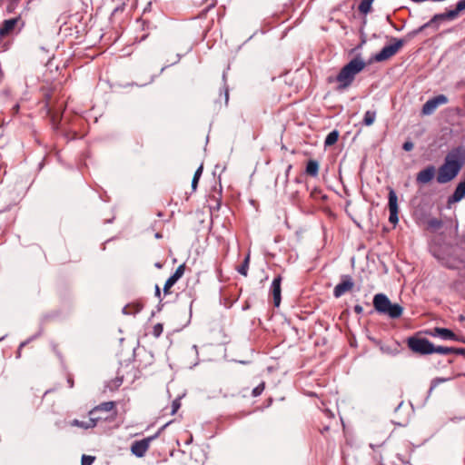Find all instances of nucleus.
Listing matches in <instances>:
<instances>
[{
    "label": "nucleus",
    "mask_w": 465,
    "mask_h": 465,
    "mask_svg": "<svg viewBox=\"0 0 465 465\" xmlns=\"http://www.w3.org/2000/svg\"><path fill=\"white\" fill-rule=\"evenodd\" d=\"M375 119H376V112L375 111H367L364 114L362 124L366 126H370L375 122Z\"/></svg>",
    "instance_id": "nucleus-23"
},
{
    "label": "nucleus",
    "mask_w": 465,
    "mask_h": 465,
    "mask_svg": "<svg viewBox=\"0 0 465 465\" xmlns=\"http://www.w3.org/2000/svg\"><path fill=\"white\" fill-rule=\"evenodd\" d=\"M157 437L154 436L147 437L140 440H135L131 445V451L136 457L142 458L145 455L149 450L151 442Z\"/></svg>",
    "instance_id": "nucleus-9"
},
{
    "label": "nucleus",
    "mask_w": 465,
    "mask_h": 465,
    "mask_svg": "<svg viewBox=\"0 0 465 465\" xmlns=\"http://www.w3.org/2000/svg\"><path fill=\"white\" fill-rule=\"evenodd\" d=\"M413 143L411 142V141H406L403 145H402V148L403 150L409 152V151H411L413 149Z\"/></svg>",
    "instance_id": "nucleus-31"
},
{
    "label": "nucleus",
    "mask_w": 465,
    "mask_h": 465,
    "mask_svg": "<svg viewBox=\"0 0 465 465\" xmlns=\"http://www.w3.org/2000/svg\"><path fill=\"white\" fill-rule=\"evenodd\" d=\"M16 4L17 3L10 1L9 5H7V12L8 13H13L15 11V9Z\"/></svg>",
    "instance_id": "nucleus-34"
},
{
    "label": "nucleus",
    "mask_w": 465,
    "mask_h": 465,
    "mask_svg": "<svg viewBox=\"0 0 465 465\" xmlns=\"http://www.w3.org/2000/svg\"><path fill=\"white\" fill-rule=\"evenodd\" d=\"M203 164L199 166V168L196 170L194 175H193V181H192V188L193 191L196 190L197 188V185H198V182L202 176V173H203Z\"/></svg>",
    "instance_id": "nucleus-25"
},
{
    "label": "nucleus",
    "mask_w": 465,
    "mask_h": 465,
    "mask_svg": "<svg viewBox=\"0 0 465 465\" xmlns=\"http://www.w3.org/2000/svg\"><path fill=\"white\" fill-rule=\"evenodd\" d=\"M365 66L366 64L361 57H354L341 67L335 78L329 77L328 82H336L338 84L336 90L339 92L344 91L352 84L356 75L360 74Z\"/></svg>",
    "instance_id": "nucleus-2"
},
{
    "label": "nucleus",
    "mask_w": 465,
    "mask_h": 465,
    "mask_svg": "<svg viewBox=\"0 0 465 465\" xmlns=\"http://www.w3.org/2000/svg\"><path fill=\"white\" fill-rule=\"evenodd\" d=\"M315 193H318V191L316 189H314L312 192V197H315Z\"/></svg>",
    "instance_id": "nucleus-39"
},
{
    "label": "nucleus",
    "mask_w": 465,
    "mask_h": 465,
    "mask_svg": "<svg viewBox=\"0 0 465 465\" xmlns=\"http://www.w3.org/2000/svg\"><path fill=\"white\" fill-rule=\"evenodd\" d=\"M454 352H457V350L450 347H444V346H434L432 348V353H438L441 355H450Z\"/></svg>",
    "instance_id": "nucleus-21"
},
{
    "label": "nucleus",
    "mask_w": 465,
    "mask_h": 465,
    "mask_svg": "<svg viewBox=\"0 0 465 465\" xmlns=\"http://www.w3.org/2000/svg\"><path fill=\"white\" fill-rule=\"evenodd\" d=\"M393 44L384 46L373 56V61L383 62L393 57L404 45L403 39L392 38Z\"/></svg>",
    "instance_id": "nucleus-7"
},
{
    "label": "nucleus",
    "mask_w": 465,
    "mask_h": 465,
    "mask_svg": "<svg viewBox=\"0 0 465 465\" xmlns=\"http://www.w3.org/2000/svg\"><path fill=\"white\" fill-rule=\"evenodd\" d=\"M372 302L374 309L381 314L388 315L391 319H397L402 315L403 308L397 303H391L383 293L374 295Z\"/></svg>",
    "instance_id": "nucleus-3"
},
{
    "label": "nucleus",
    "mask_w": 465,
    "mask_h": 465,
    "mask_svg": "<svg viewBox=\"0 0 465 465\" xmlns=\"http://www.w3.org/2000/svg\"><path fill=\"white\" fill-rule=\"evenodd\" d=\"M67 383L69 388H73L74 385V378L70 374L67 376Z\"/></svg>",
    "instance_id": "nucleus-35"
},
{
    "label": "nucleus",
    "mask_w": 465,
    "mask_h": 465,
    "mask_svg": "<svg viewBox=\"0 0 465 465\" xmlns=\"http://www.w3.org/2000/svg\"><path fill=\"white\" fill-rule=\"evenodd\" d=\"M426 333L433 337H440L443 340L458 341L456 334L446 328L436 327L432 330L427 331Z\"/></svg>",
    "instance_id": "nucleus-15"
},
{
    "label": "nucleus",
    "mask_w": 465,
    "mask_h": 465,
    "mask_svg": "<svg viewBox=\"0 0 465 465\" xmlns=\"http://www.w3.org/2000/svg\"><path fill=\"white\" fill-rule=\"evenodd\" d=\"M185 271V265L181 264L174 273L166 281L164 287H163V292L164 294L170 293L171 288L177 282L179 279L182 278Z\"/></svg>",
    "instance_id": "nucleus-16"
},
{
    "label": "nucleus",
    "mask_w": 465,
    "mask_h": 465,
    "mask_svg": "<svg viewBox=\"0 0 465 465\" xmlns=\"http://www.w3.org/2000/svg\"><path fill=\"white\" fill-rule=\"evenodd\" d=\"M264 389H265V382L262 381L258 386H256L252 390V395L253 397H258V396H260L263 392Z\"/></svg>",
    "instance_id": "nucleus-29"
},
{
    "label": "nucleus",
    "mask_w": 465,
    "mask_h": 465,
    "mask_svg": "<svg viewBox=\"0 0 465 465\" xmlns=\"http://www.w3.org/2000/svg\"><path fill=\"white\" fill-rule=\"evenodd\" d=\"M99 419H101V417L99 418H91L89 417V420L87 421H80L79 420H73L70 424L72 426H74V427H79V428H83V429H91V428H94L97 423L99 422Z\"/></svg>",
    "instance_id": "nucleus-19"
},
{
    "label": "nucleus",
    "mask_w": 465,
    "mask_h": 465,
    "mask_svg": "<svg viewBox=\"0 0 465 465\" xmlns=\"http://www.w3.org/2000/svg\"><path fill=\"white\" fill-rule=\"evenodd\" d=\"M465 163V148L459 146L452 149L445 157L444 163L437 172L439 183H447L453 180Z\"/></svg>",
    "instance_id": "nucleus-1"
},
{
    "label": "nucleus",
    "mask_w": 465,
    "mask_h": 465,
    "mask_svg": "<svg viewBox=\"0 0 465 465\" xmlns=\"http://www.w3.org/2000/svg\"><path fill=\"white\" fill-rule=\"evenodd\" d=\"M320 165L318 161L311 159L307 162L305 173L308 176L317 177L319 174Z\"/></svg>",
    "instance_id": "nucleus-20"
},
{
    "label": "nucleus",
    "mask_w": 465,
    "mask_h": 465,
    "mask_svg": "<svg viewBox=\"0 0 465 465\" xmlns=\"http://www.w3.org/2000/svg\"><path fill=\"white\" fill-rule=\"evenodd\" d=\"M282 281V277L281 275H277L273 279V281L272 282L271 290H270V293L272 296V300H273V305L275 307H279L281 304V301H282V296H281Z\"/></svg>",
    "instance_id": "nucleus-13"
},
{
    "label": "nucleus",
    "mask_w": 465,
    "mask_h": 465,
    "mask_svg": "<svg viewBox=\"0 0 465 465\" xmlns=\"http://www.w3.org/2000/svg\"><path fill=\"white\" fill-rule=\"evenodd\" d=\"M407 346L413 352L420 355L432 354L433 344L425 338L418 335L407 339Z\"/></svg>",
    "instance_id": "nucleus-6"
},
{
    "label": "nucleus",
    "mask_w": 465,
    "mask_h": 465,
    "mask_svg": "<svg viewBox=\"0 0 465 465\" xmlns=\"http://www.w3.org/2000/svg\"><path fill=\"white\" fill-rule=\"evenodd\" d=\"M193 440V436L190 435V438H188V440L186 441L187 444L191 443Z\"/></svg>",
    "instance_id": "nucleus-38"
},
{
    "label": "nucleus",
    "mask_w": 465,
    "mask_h": 465,
    "mask_svg": "<svg viewBox=\"0 0 465 465\" xmlns=\"http://www.w3.org/2000/svg\"><path fill=\"white\" fill-rule=\"evenodd\" d=\"M338 136L339 135L336 131L330 133L325 139V142H324L325 145L330 146V145L334 144L338 140Z\"/></svg>",
    "instance_id": "nucleus-27"
},
{
    "label": "nucleus",
    "mask_w": 465,
    "mask_h": 465,
    "mask_svg": "<svg viewBox=\"0 0 465 465\" xmlns=\"http://www.w3.org/2000/svg\"><path fill=\"white\" fill-rule=\"evenodd\" d=\"M388 199H389L388 208H389V212H390L389 222L391 224L395 225V224H397V223L399 221V218H398L399 208H398V197L393 189H390Z\"/></svg>",
    "instance_id": "nucleus-10"
},
{
    "label": "nucleus",
    "mask_w": 465,
    "mask_h": 465,
    "mask_svg": "<svg viewBox=\"0 0 465 465\" xmlns=\"http://www.w3.org/2000/svg\"><path fill=\"white\" fill-rule=\"evenodd\" d=\"M163 331V325L162 323H156L152 327L151 334L154 338H159Z\"/></svg>",
    "instance_id": "nucleus-28"
},
{
    "label": "nucleus",
    "mask_w": 465,
    "mask_h": 465,
    "mask_svg": "<svg viewBox=\"0 0 465 465\" xmlns=\"http://www.w3.org/2000/svg\"><path fill=\"white\" fill-rule=\"evenodd\" d=\"M25 25V22L21 16L4 20L0 26V38L11 35L15 29L18 26L20 31Z\"/></svg>",
    "instance_id": "nucleus-8"
},
{
    "label": "nucleus",
    "mask_w": 465,
    "mask_h": 465,
    "mask_svg": "<svg viewBox=\"0 0 465 465\" xmlns=\"http://www.w3.org/2000/svg\"><path fill=\"white\" fill-rule=\"evenodd\" d=\"M95 460V457L89 455H83L82 465H92Z\"/></svg>",
    "instance_id": "nucleus-30"
},
{
    "label": "nucleus",
    "mask_w": 465,
    "mask_h": 465,
    "mask_svg": "<svg viewBox=\"0 0 465 465\" xmlns=\"http://www.w3.org/2000/svg\"><path fill=\"white\" fill-rule=\"evenodd\" d=\"M143 303L140 301L128 303L123 308V313L126 315H135L142 311Z\"/></svg>",
    "instance_id": "nucleus-18"
},
{
    "label": "nucleus",
    "mask_w": 465,
    "mask_h": 465,
    "mask_svg": "<svg viewBox=\"0 0 465 465\" xmlns=\"http://www.w3.org/2000/svg\"><path fill=\"white\" fill-rule=\"evenodd\" d=\"M448 103V98L444 94H439L430 100H428L422 106V114H431L440 105Z\"/></svg>",
    "instance_id": "nucleus-11"
},
{
    "label": "nucleus",
    "mask_w": 465,
    "mask_h": 465,
    "mask_svg": "<svg viewBox=\"0 0 465 465\" xmlns=\"http://www.w3.org/2000/svg\"><path fill=\"white\" fill-rule=\"evenodd\" d=\"M225 96H226V100H228V93L227 92L225 94Z\"/></svg>",
    "instance_id": "nucleus-41"
},
{
    "label": "nucleus",
    "mask_w": 465,
    "mask_h": 465,
    "mask_svg": "<svg viewBox=\"0 0 465 465\" xmlns=\"http://www.w3.org/2000/svg\"><path fill=\"white\" fill-rule=\"evenodd\" d=\"M354 312H355L356 313H361V312H362V308H361V305H356V306L354 307Z\"/></svg>",
    "instance_id": "nucleus-36"
},
{
    "label": "nucleus",
    "mask_w": 465,
    "mask_h": 465,
    "mask_svg": "<svg viewBox=\"0 0 465 465\" xmlns=\"http://www.w3.org/2000/svg\"><path fill=\"white\" fill-rule=\"evenodd\" d=\"M48 114L52 117V120L54 122L56 118L58 117V113L55 112L53 108H48Z\"/></svg>",
    "instance_id": "nucleus-32"
},
{
    "label": "nucleus",
    "mask_w": 465,
    "mask_h": 465,
    "mask_svg": "<svg viewBox=\"0 0 465 465\" xmlns=\"http://www.w3.org/2000/svg\"><path fill=\"white\" fill-rule=\"evenodd\" d=\"M155 294L156 296L160 297V288L157 285L155 287Z\"/></svg>",
    "instance_id": "nucleus-37"
},
{
    "label": "nucleus",
    "mask_w": 465,
    "mask_h": 465,
    "mask_svg": "<svg viewBox=\"0 0 465 465\" xmlns=\"http://www.w3.org/2000/svg\"><path fill=\"white\" fill-rule=\"evenodd\" d=\"M427 224L430 229L436 231L442 226V222L438 218H430L428 220Z\"/></svg>",
    "instance_id": "nucleus-26"
},
{
    "label": "nucleus",
    "mask_w": 465,
    "mask_h": 465,
    "mask_svg": "<svg viewBox=\"0 0 465 465\" xmlns=\"http://www.w3.org/2000/svg\"><path fill=\"white\" fill-rule=\"evenodd\" d=\"M249 263H250V254H248L243 262L237 267V272L241 273L243 276L248 275V269H249Z\"/></svg>",
    "instance_id": "nucleus-24"
},
{
    "label": "nucleus",
    "mask_w": 465,
    "mask_h": 465,
    "mask_svg": "<svg viewBox=\"0 0 465 465\" xmlns=\"http://www.w3.org/2000/svg\"><path fill=\"white\" fill-rule=\"evenodd\" d=\"M463 10H465V0H460V1H459L457 3L456 8L454 10H450V11H448L446 13H443V14L435 15L429 22H427L426 24L421 25L418 29V32H421L425 28H428V27H430V26H435L437 28L438 27V24L440 21H443V20H452L456 16H458V15L461 11H463Z\"/></svg>",
    "instance_id": "nucleus-5"
},
{
    "label": "nucleus",
    "mask_w": 465,
    "mask_h": 465,
    "mask_svg": "<svg viewBox=\"0 0 465 465\" xmlns=\"http://www.w3.org/2000/svg\"><path fill=\"white\" fill-rule=\"evenodd\" d=\"M118 414L115 401H105L94 407L88 415L91 418H99V421H113L116 419Z\"/></svg>",
    "instance_id": "nucleus-4"
},
{
    "label": "nucleus",
    "mask_w": 465,
    "mask_h": 465,
    "mask_svg": "<svg viewBox=\"0 0 465 465\" xmlns=\"http://www.w3.org/2000/svg\"><path fill=\"white\" fill-rule=\"evenodd\" d=\"M436 168L433 165H428L417 173L416 182L420 184L430 183L435 176Z\"/></svg>",
    "instance_id": "nucleus-14"
},
{
    "label": "nucleus",
    "mask_w": 465,
    "mask_h": 465,
    "mask_svg": "<svg viewBox=\"0 0 465 465\" xmlns=\"http://www.w3.org/2000/svg\"><path fill=\"white\" fill-rule=\"evenodd\" d=\"M373 1L374 0H361L358 6L359 12L362 15L369 14L371 11V5Z\"/></svg>",
    "instance_id": "nucleus-22"
},
{
    "label": "nucleus",
    "mask_w": 465,
    "mask_h": 465,
    "mask_svg": "<svg viewBox=\"0 0 465 465\" xmlns=\"http://www.w3.org/2000/svg\"><path fill=\"white\" fill-rule=\"evenodd\" d=\"M353 282L349 275L342 276L341 281L338 283L333 290V294L336 298L341 297L345 292H350L353 288Z\"/></svg>",
    "instance_id": "nucleus-12"
},
{
    "label": "nucleus",
    "mask_w": 465,
    "mask_h": 465,
    "mask_svg": "<svg viewBox=\"0 0 465 465\" xmlns=\"http://www.w3.org/2000/svg\"><path fill=\"white\" fill-rule=\"evenodd\" d=\"M180 402L177 401H173V404H172V414H174L178 409L180 408Z\"/></svg>",
    "instance_id": "nucleus-33"
},
{
    "label": "nucleus",
    "mask_w": 465,
    "mask_h": 465,
    "mask_svg": "<svg viewBox=\"0 0 465 465\" xmlns=\"http://www.w3.org/2000/svg\"><path fill=\"white\" fill-rule=\"evenodd\" d=\"M168 424H169V423L164 424V425L161 428V430H164V428H165V427H167V426H168Z\"/></svg>",
    "instance_id": "nucleus-40"
},
{
    "label": "nucleus",
    "mask_w": 465,
    "mask_h": 465,
    "mask_svg": "<svg viewBox=\"0 0 465 465\" xmlns=\"http://www.w3.org/2000/svg\"><path fill=\"white\" fill-rule=\"evenodd\" d=\"M465 197V183H459L453 194L448 199V205L461 201Z\"/></svg>",
    "instance_id": "nucleus-17"
}]
</instances>
